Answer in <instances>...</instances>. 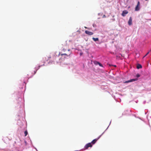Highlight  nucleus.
Listing matches in <instances>:
<instances>
[{
    "mask_svg": "<svg viewBox=\"0 0 151 151\" xmlns=\"http://www.w3.org/2000/svg\"><path fill=\"white\" fill-rule=\"evenodd\" d=\"M140 2L139 1H138L137 5L135 7V11H138L140 9Z\"/></svg>",
    "mask_w": 151,
    "mask_h": 151,
    "instance_id": "1",
    "label": "nucleus"
},
{
    "mask_svg": "<svg viewBox=\"0 0 151 151\" xmlns=\"http://www.w3.org/2000/svg\"><path fill=\"white\" fill-rule=\"evenodd\" d=\"M92 145L91 143H89L86 144L84 147V148L85 149H87L89 147H91Z\"/></svg>",
    "mask_w": 151,
    "mask_h": 151,
    "instance_id": "2",
    "label": "nucleus"
},
{
    "mask_svg": "<svg viewBox=\"0 0 151 151\" xmlns=\"http://www.w3.org/2000/svg\"><path fill=\"white\" fill-rule=\"evenodd\" d=\"M70 49H68V53H63V54H61V55L62 56V55H66L67 56H69L70 54H71V52H70Z\"/></svg>",
    "mask_w": 151,
    "mask_h": 151,
    "instance_id": "3",
    "label": "nucleus"
},
{
    "mask_svg": "<svg viewBox=\"0 0 151 151\" xmlns=\"http://www.w3.org/2000/svg\"><path fill=\"white\" fill-rule=\"evenodd\" d=\"M85 32L86 34L88 35H92L93 34V32H89L87 30L85 31Z\"/></svg>",
    "mask_w": 151,
    "mask_h": 151,
    "instance_id": "4",
    "label": "nucleus"
},
{
    "mask_svg": "<svg viewBox=\"0 0 151 151\" xmlns=\"http://www.w3.org/2000/svg\"><path fill=\"white\" fill-rule=\"evenodd\" d=\"M137 78L133 79H130V80H129L126 81L125 82V83H128L131 82H133V81H137Z\"/></svg>",
    "mask_w": 151,
    "mask_h": 151,
    "instance_id": "5",
    "label": "nucleus"
},
{
    "mask_svg": "<svg viewBox=\"0 0 151 151\" xmlns=\"http://www.w3.org/2000/svg\"><path fill=\"white\" fill-rule=\"evenodd\" d=\"M129 25H131L132 24V19L131 17H130L128 22Z\"/></svg>",
    "mask_w": 151,
    "mask_h": 151,
    "instance_id": "6",
    "label": "nucleus"
},
{
    "mask_svg": "<svg viewBox=\"0 0 151 151\" xmlns=\"http://www.w3.org/2000/svg\"><path fill=\"white\" fill-rule=\"evenodd\" d=\"M128 12L127 10H124L123 11L122 13V15L123 17L125 16L128 13Z\"/></svg>",
    "mask_w": 151,
    "mask_h": 151,
    "instance_id": "7",
    "label": "nucleus"
},
{
    "mask_svg": "<svg viewBox=\"0 0 151 151\" xmlns=\"http://www.w3.org/2000/svg\"><path fill=\"white\" fill-rule=\"evenodd\" d=\"M100 136H100L97 139H93L91 142V144H92L93 145L95 144L97 140L100 138Z\"/></svg>",
    "mask_w": 151,
    "mask_h": 151,
    "instance_id": "8",
    "label": "nucleus"
},
{
    "mask_svg": "<svg viewBox=\"0 0 151 151\" xmlns=\"http://www.w3.org/2000/svg\"><path fill=\"white\" fill-rule=\"evenodd\" d=\"M93 40L95 42L98 41L99 40V38H94L93 37L92 38Z\"/></svg>",
    "mask_w": 151,
    "mask_h": 151,
    "instance_id": "9",
    "label": "nucleus"
},
{
    "mask_svg": "<svg viewBox=\"0 0 151 151\" xmlns=\"http://www.w3.org/2000/svg\"><path fill=\"white\" fill-rule=\"evenodd\" d=\"M137 68L138 69H139L141 68L142 66L140 64H138L137 65Z\"/></svg>",
    "mask_w": 151,
    "mask_h": 151,
    "instance_id": "10",
    "label": "nucleus"
},
{
    "mask_svg": "<svg viewBox=\"0 0 151 151\" xmlns=\"http://www.w3.org/2000/svg\"><path fill=\"white\" fill-rule=\"evenodd\" d=\"M24 134H25V136H26L27 135V134H28V132H27V131H25L24 132Z\"/></svg>",
    "mask_w": 151,
    "mask_h": 151,
    "instance_id": "11",
    "label": "nucleus"
},
{
    "mask_svg": "<svg viewBox=\"0 0 151 151\" xmlns=\"http://www.w3.org/2000/svg\"><path fill=\"white\" fill-rule=\"evenodd\" d=\"M93 63L95 65H98V63H98V62H97V61H94Z\"/></svg>",
    "mask_w": 151,
    "mask_h": 151,
    "instance_id": "12",
    "label": "nucleus"
},
{
    "mask_svg": "<svg viewBox=\"0 0 151 151\" xmlns=\"http://www.w3.org/2000/svg\"><path fill=\"white\" fill-rule=\"evenodd\" d=\"M98 64L101 67H102V65L99 62H98Z\"/></svg>",
    "mask_w": 151,
    "mask_h": 151,
    "instance_id": "13",
    "label": "nucleus"
},
{
    "mask_svg": "<svg viewBox=\"0 0 151 151\" xmlns=\"http://www.w3.org/2000/svg\"><path fill=\"white\" fill-rule=\"evenodd\" d=\"M151 52V50L149 51L146 54V55L144 57V58L150 52Z\"/></svg>",
    "mask_w": 151,
    "mask_h": 151,
    "instance_id": "14",
    "label": "nucleus"
},
{
    "mask_svg": "<svg viewBox=\"0 0 151 151\" xmlns=\"http://www.w3.org/2000/svg\"><path fill=\"white\" fill-rule=\"evenodd\" d=\"M136 76L137 77L139 78L140 76V75L138 73L137 74Z\"/></svg>",
    "mask_w": 151,
    "mask_h": 151,
    "instance_id": "15",
    "label": "nucleus"
},
{
    "mask_svg": "<svg viewBox=\"0 0 151 151\" xmlns=\"http://www.w3.org/2000/svg\"><path fill=\"white\" fill-rule=\"evenodd\" d=\"M66 50L64 48L62 50V51H63V52H65Z\"/></svg>",
    "mask_w": 151,
    "mask_h": 151,
    "instance_id": "16",
    "label": "nucleus"
},
{
    "mask_svg": "<svg viewBox=\"0 0 151 151\" xmlns=\"http://www.w3.org/2000/svg\"><path fill=\"white\" fill-rule=\"evenodd\" d=\"M103 17H106V16L105 15H104Z\"/></svg>",
    "mask_w": 151,
    "mask_h": 151,
    "instance_id": "17",
    "label": "nucleus"
},
{
    "mask_svg": "<svg viewBox=\"0 0 151 151\" xmlns=\"http://www.w3.org/2000/svg\"><path fill=\"white\" fill-rule=\"evenodd\" d=\"M43 63H44V64H43V65H44V63H45V62H44Z\"/></svg>",
    "mask_w": 151,
    "mask_h": 151,
    "instance_id": "18",
    "label": "nucleus"
},
{
    "mask_svg": "<svg viewBox=\"0 0 151 151\" xmlns=\"http://www.w3.org/2000/svg\"><path fill=\"white\" fill-rule=\"evenodd\" d=\"M85 28H86V29L87 28V27H85Z\"/></svg>",
    "mask_w": 151,
    "mask_h": 151,
    "instance_id": "19",
    "label": "nucleus"
},
{
    "mask_svg": "<svg viewBox=\"0 0 151 151\" xmlns=\"http://www.w3.org/2000/svg\"><path fill=\"white\" fill-rule=\"evenodd\" d=\"M60 53H59V55H60Z\"/></svg>",
    "mask_w": 151,
    "mask_h": 151,
    "instance_id": "20",
    "label": "nucleus"
},
{
    "mask_svg": "<svg viewBox=\"0 0 151 151\" xmlns=\"http://www.w3.org/2000/svg\"><path fill=\"white\" fill-rule=\"evenodd\" d=\"M114 66L116 67V65H114Z\"/></svg>",
    "mask_w": 151,
    "mask_h": 151,
    "instance_id": "21",
    "label": "nucleus"
}]
</instances>
